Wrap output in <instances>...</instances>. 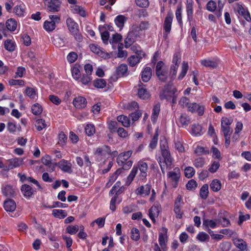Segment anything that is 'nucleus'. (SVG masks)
Segmentation results:
<instances>
[{"label": "nucleus", "mask_w": 251, "mask_h": 251, "mask_svg": "<svg viewBox=\"0 0 251 251\" xmlns=\"http://www.w3.org/2000/svg\"><path fill=\"white\" fill-rule=\"evenodd\" d=\"M138 170L140 171V173L138 176L139 179L143 180L146 178L148 165L146 162L140 160L133 167L130 174L127 176L125 181V186H129L130 185L137 175Z\"/></svg>", "instance_id": "1"}, {"label": "nucleus", "mask_w": 251, "mask_h": 251, "mask_svg": "<svg viewBox=\"0 0 251 251\" xmlns=\"http://www.w3.org/2000/svg\"><path fill=\"white\" fill-rule=\"evenodd\" d=\"M66 25L68 30L75 39L78 42H81L83 37L79 30L78 24L73 19L69 17L66 19Z\"/></svg>", "instance_id": "2"}, {"label": "nucleus", "mask_w": 251, "mask_h": 251, "mask_svg": "<svg viewBox=\"0 0 251 251\" xmlns=\"http://www.w3.org/2000/svg\"><path fill=\"white\" fill-rule=\"evenodd\" d=\"M176 91V88L170 81L168 84L164 86V89L160 93V98L161 100L165 99L169 100H171L172 97H174Z\"/></svg>", "instance_id": "3"}, {"label": "nucleus", "mask_w": 251, "mask_h": 251, "mask_svg": "<svg viewBox=\"0 0 251 251\" xmlns=\"http://www.w3.org/2000/svg\"><path fill=\"white\" fill-rule=\"evenodd\" d=\"M162 61H159L156 66V74L159 79L162 82H166L168 78V71L167 68L163 67Z\"/></svg>", "instance_id": "4"}, {"label": "nucleus", "mask_w": 251, "mask_h": 251, "mask_svg": "<svg viewBox=\"0 0 251 251\" xmlns=\"http://www.w3.org/2000/svg\"><path fill=\"white\" fill-rule=\"evenodd\" d=\"M167 155L162 154L163 160H160L159 163L163 174L165 173V167L166 169H171L173 163V158L171 156L170 152L168 153Z\"/></svg>", "instance_id": "5"}, {"label": "nucleus", "mask_w": 251, "mask_h": 251, "mask_svg": "<svg viewBox=\"0 0 251 251\" xmlns=\"http://www.w3.org/2000/svg\"><path fill=\"white\" fill-rule=\"evenodd\" d=\"M44 3L50 12H58L60 9L61 2L59 0H44Z\"/></svg>", "instance_id": "6"}, {"label": "nucleus", "mask_w": 251, "mask_h": 251, "mask_svg": "<svg viewBox=\"0 0 251 251\" xmlns=\"http://www.w3.org/2000/svg\"><path fill=\"white\" fill-rule=\"evenodd\" d=\"M23 163V159L22 158H13L6 161V167L5 171H9L15 168L18 167Z\"/></svg>", "instance_id": "7"}, {"label": "nucleus", "mask_w": 251, "mask_h": 251, "mask_svg": "<svg viewBox=\"0 0 251 251\" xmlns=\"http://www.w3.org/2000/svg\"><path fill=\"white\" fill-rule=\"evenodd\" d=\"M168 176L173 181V186L176 188L177 186V182L180 176V170L178 168H175L173 171L169 172Z\"/></svg>", "instance_id": "8"}, {"label": "nucleus", "mask_w": 251, "mask_h": 251, "mask_svg": "<svg viewBox=\"0 0 251 251\" xmlns=\"http://www.w3.org/2000/svg\"><path fill=\"white\" fill-rule=\"evenodd\" d=\"M173 15L172 13H168L165 19L164 23V29L165 30L164 36H167L170 32L173 22Z\"/></svg>", "instance_id": "9"}, {"label": "nucleus", "mask_w": 251, "mask_h": 251, "mask_svg": "<svg viewBox=\"0 0 251 251\" xmlns=\"http://www.w3.org/2000/svg\"><path fill=\"white\" fill-rule=\"evenodd\" d=\"M188 110L192 112H197L199 116H202L204 113V107L196 103H192L188 106Z\"/></svg>", "instance_id": "10"}, {"label": "nucleus", "mask_w": 251, "mask_h": 251, "mask_svg": "<svg viewBox=\"0 0 251 251\" xmlns=\"http://www.w3.org/2000/svg\"><path fill=\"white\" fill-rule=\"evenodd\" d=\"M139 37V36L135 33V32H133L131 30L129 31L125 40V47L126 48H128L135 42L137 38Z\"/></svg>", "instance_id": "11"}, {"label": "nucleus", "mask_w": 251, "mask_h": 251, "mask_svg": "<svg viewBox=\"0 0 251 251\" xmlns=\"http://www.w3.org/2000/svg\"><path fill=\"white\" fill-rule=\"evenodd\" d=\"M160 207L159 203H155L149 210L150 218L153 223L155 222V218L159 215Z\"/></svg>", "instance_id": "12"}, {"label": "nucleus", "mask_w": 251, "mask_h": 251, "mask_svg": "<svg viewBox=\"0 0 251 251\" xmlns=\"http://www.w3.org/2000/svg\"><path fill=\"white\" fill-rule=\"evenodd\" d=\"M73 103L74 105L76 108L78 109H81L85 107L87 104L86 99L81 96H78L75 98Z\"/></svg>", "instance_id": "13"}, {"label": "nucleus", "mask_w": 251, "mask_h": 251, "mask_svg": "<svg viewBox=\"0 0 251 251\" xmlns=\"http://www.w3.org/2000/svg\"><path fill=\"white\" fill-rule=\"evenodd\" d=\"M132 153L131 151H128L120 153L117 158V163L118 165H122V162L128 161V158Z\"/></svg>", "instance_id": "14"}, {"label": "nucleus", "mask_w": 251, "mask_h": 251, "mask_svg": "<svg viewBox=\"0 0 251 251\" xmlns=\"http://www.w3.org/2000/svg\"><path fill=\"white\" fill-rule=\"evenodd\" d=\"M139 88L138 91V95L139 97L142 99H148L150 97V94L147 89L143 88L145 85L141 81L138 84Z\"/></svg>", "instance_id": "15"}, {"label": "nucleus", "mask_w": 251, "mask_h": 251, "mask_svg": "<svg viewBox=\"0 0 251 251\" xmlns=\"http://www.w3.org/2000/svg\"><path fill=\"white\" fill-rule=\"evenodd\" d=\"M3 207L7 212H13L16 208V204L13 200L8 199L4 201Z\"/></svg>", "instance_id": "16"}, {"label": "nucleus", "mask_w": 251, "mask_h": 251, "mask_svg": "<svg viewBox=\"0 0 251 251\" xmlns=\"http://www.w3.org/2000/svg\"><path fill=\"white\" fill-rule=\"evenodd\" d=\"M167 240V235L166 232L164 233H159V237H158V241L159 245L162 249L163 251H166L167 250V248L166 246V242Z\"/></svg>", "instance_id": "17"}, {"label": "nucleus", "mask_w": 251, "mask_h": 251, "mask_svg": "<svg viewBox=\"0 0 251 251\" xmlns=\"http://www.w3.org/2000/svg\"><path fill=\"white\" fill-rule=\"evenodd\" d=\"M123 192L122 189H111L109 192V195H114L111 199H114L115 201L117 202V204H119L122 201V198L120 195Z\"/></svg>", "instance_id": "18"}, {"label": "nucleus", "mask_w": 251, "mask_h": 251, "mask_svg": "<svg viewBox=\"0 0 251 251\" xmlns=\"http://www.w3.org/2000/svg\"><path fill=\"white\" fill-rule=\"evenodd\" d=\"M59 168L65 172L71 173L72 172L71 164L64 159L61 160L58 162Z\"/></svg>", "instance_id": "19"}, {"label": "nucleus", "mask_w": 251, "mask_h": 251, "mask_svg": "<svg viewBox=\"0 0 251 251\" xmlns=\"http://www.w3.org/2000/svg\"><path fill=\"white\" fill-rule=\"evenodd\" d=\"M152 75V71L150 67H146L144 70L142 71L141 74V78L142 80L147 82H148Z\"/></svg>", "instance_id": "20"}, {"label": "nucleus", "mask_w": 251, "mask_h": 251, "mask_svg": "<svg viewBox=\"0 0 251 251\" xmlns=\"http://www.w3.org/2000/svg\"><path fill=\"white\" fill-rule=\"evenodd\" d=\"M41 161L45 165L49 168L50 171L52 172L54 170L55 164L51 162L50 157L49 155H46L45 156L43 157Z\"/></svg>", "instance_id": "21"}, {"label": "nucleus", "mask_w": 251, "mask_h": 251, "mask_svg": "<svg viewBox=\"0 0 251 251\" xmlns=\"http://www.w3.org/2000/svg\"><path fill=\"white\" fill-rule=\"evenodd\" d=\"M234 245L242 251H246L247 248L246 242L242 239H234L233 240Z\"/></svg>", "instance_id": "22"}, {"label": "nucleus", "mask_w": 251, "mask_h": 251, "mask_svg": "<svg viewBox=\"0 0 251 251\" xmlns=\"http://www.w3.org/2000/svg\"><path fill=\"white\" fill-rule=\"evenodd\" d=\"M126 17L123 15H120L116 17L114 22L117 26L120 28V30H121L123 27L126 21Z\"/></svg>", "instance_id": "23"}, {"label": "nucleus", "mask_w": 251, "mask_h": 251, "mask_svg": "<svg viewBox=\"0 0 251 251\" xmlns=\"http://www.w3.org/2000/svg\"><path fill=\"white\" fill-rule=\"evenodd\" d=\"M72 12L74 14H78L80 16L85 17L86 13L83 7L77 5H74L71 7Z\"/></svg>", "instance_id": "24"}, {"label": "nucleus", "mask_w": 251, "mask_h": 251, "mask_svg": "<svg viewBox=\"0 0 251 251\" xmlns=\"http://www.w3.org/2000/svg\"><path fill=\"white\" fill-rule=\"evenodd\" d=\"M6 28L7 30L14 31L17 28V22L13 19H10L6 22Z\"/></svg>", "instance_id": "25"}, {"label": "nucleus", "mask_w": 251, "mask_h": 251, "mask_svg": "<svg viewBox=\"0 0 251 251\" xmlns=\"http://www.w3.org/2000/svg\"><path fill=\"white\" fill-rule=\"evenodd\" d=\"M122 173V169H117L111 176H110L108 182L106 183V186L110 187L116 180L118 176Z\"/></svg>", "instance_id": "26"}, {"label": "nucleus", "mask_w": 251, "mask_h": 251, "mask_svg": "<svg viewBox=\"0 0 251 251\" xmlns=\"http://www.w3.org/2000/svg\"><path fill=\"white\" fill-rule=\"evenodd\" d=\"M186 11L188 21L191 22L193 17V7L192 2L189 3V0H187Z\"/></svg>", "instance_id": "27"}, {"label": "nucleus", "mask_w": 251, "mask_h": 251, "mask_svg": "<svg viewBox=\"0 0 251 251\" xmlns=\"http://www.w3.org/2000/svg\"><path fill=\"white\" fill-rule=\"evenodd\" d=\"M52 215L54 217L63 219L67 216V213L64 210L53 209L52 211Z\"/></svg>", "instance_id": "28"}, {"label": "nucleus", "mask_w": 251, "mask_h": 251, "mask_svg": "<svg viewBox=\"0 0 251 251\" xmlns=\"http://www.w3.org/2000/svg\"><path fill=\"white\" fill-rule=\"evenodd\" d=\"M4 46L5 50L9 51L12 52L15 50L16 45L13 41L7 39L5 41Z\"/></svg>", "instance_id": "29"}, {"label": "nucleus", "mask_w": 251, "mask_h": 251, "mask_svg": "<svg viewBox=\"0 0 251 251\" xmlns=\"http://www.w3.org/2000/svg\"><path fill=\"white\" fill-rule=\"evenodd\" d=\"M56 24L54 22L46 21L44 22V28L48 32H51L55 29Z\"/></svg>", "instance_id": "30"}, {"label": "nucleus", "mask_w": 251, "mask_h": 251, "mask_svg": "<svg viewBox=\"0 0 251 251\" xmlns=\"http://www.w3.org/2000/svg\"><path fill=\"white\" fill-rule=\"evenodd\" d=\"M117 121L122 123V125L125 127H129L130 126V120L129 118L124 115L118 116L117 118Z\"/></svg>", "instance_id": "31"}, {"label": "nucleus", "mask_w": 251, "mask_h": 251, "mask_svg": "<svg viewBox=\"0 0 251 251\" xmlns=\"http://www.w3.org/2000/svg\"><path fill=\"white\" fill-rule=\"evenodd\" d=\"M188 64L187 62L183 61L182 64L181 72L179 74L178 79L181 80L185 76L188 70Z\"/></svg>", "instance_id": "32"}, {"label": "nucleus", "mask_w": 251, "mask_h": 251, "mask_svg": "<svg viewBox=\"0 0 251 251\" xmlns=\"http://www.w3.org/2000/svg\"><path fill=\"white\" fill-rule=\"evenodd\" d=\"M160 110V104H157L155 105L152 109V113L151 115V120L154 123L159 115Z\"/></svg>", "instance_id": "33"}, {"label": "nucleus", "mask_w": 251, "mask_h": 251, "mask_svg": "<svg viewBox=\"0 0 251 251\" xmlns=\"http://www.w3.org/2000/svg\"><path fill=\"white\" fill-rule=\"evenodd\" d=\"M106 82L104 79L97 78L93 81V85L97 88H103L106 86Z\"/></svg>", "instance_id": "34"}, {"label": "nucleus", "mask_w": 251, "mask_h": 251, "mask_svg": "<svg viewBox=\"0 0 251 251\" xmlns=\"http://www.w3.org/2000/svg\"><path fill=\"white\" fill-rule=\"evenodd\" d=\"M127 70V65L125 64H121L117 69V75L119 76H123L126 74Z\"/></svg>", "instance_id": "35"}, {"label": "nucleus", "mask_w": 251, "mask_h": 251, "mask_svg": "<svg viewBox=\"0 0 251 251\" xmlns=\"http://www.w3.org/2000/svg\"><path fill=\"white\" fill-rule=\"evenodd\" d=\"M105 153L108 154L111 153L110 148L107 146H103L102 147L98 148L95 151V153L98 155L104 154Z\"/></svg>", "instance_id": "36"}, {"label": "nucleus", "mask_w": 251, "mask_h": 251, "mask_svg": "<svg viewBox=\"0 0 251 251\" xmlns=\"http://www.w3.org/2000/svg\"><path fill=\"white\" fill-rule=\"evenodd\" d=\"M178 67V64H172L171 65L170 72V82H172L174 80L176 75Z\"/></svg>", "instance_id": "37"}, {"label": "nucleus", "mask_w": 251, "mask_h": 251, "mask_svg": "<svg viewBox=\"0 0 251 251\" xmlns=\"http://www.w3.org/2000/svg\"><path fill=\"white\" fill-rule=\"evenodd\" d=\"M201 64L206 67H210L212 68H216L217 66V63L211 60H202L201 61Z\"/></svg>", "instance_id": "38"}, {"label": "nucleus", "mask_w": 251, "mask_h": 251, "mask_svg": "<svg viewBox=\"0 0 251 251\" xmlns=\"http://www.w3.org/2000/svg\"><path fill=\"white\" fill-rule=\"evenodd\" d=\"M158 129L156 130V132L153 135V137L152 138L150 143L149 144V147L151 149H154L157 144L158 142Z\"/></svg>", "instance_id": "39"}, {"label": "nucleus", "mask_w": 251, "mask_h": 251, "mask_svg": "<svg viewBox=\"0 0 251 251\" xmlns=\"http://www.w3.org/2000/svg\"><path fill=\"white\" fill-rule=\"evenodd\" d=\"M140 61V58L137 55H132L128 57V62L130 66L136 65Z\"/></svg>", "instance_id": "40"}, {"label": "nucleus", "mask_w": 251, "mask_h": 251, "mask_svg": "<svg viewBox=\"0 0 251 251\" xmlns=\"http://www.w3.org/2000/svg\"><path fill=\"white\" fill-rule=\"evenodd\" d=\"M31 111L34 115H39L42 112L43 108L40 104L36 103L32 105Z\"/></svg>", "instance_id": "41"}, {"label": "nucleus", "mask_w": 251, "mask_h": 251, "mask_svg": "<svg viewBox=\"0 0 251 251\" xmlns=\"http://www.w3.org/2000/svg\"><path fill=\"white\" fill-rule=\"evenodd\" d=\"M203 226H205L206 228L209 227L214 228L217 226V223L214 220L205 219L203 221Z\"/></svg>", "instance_id": "42"}, {"label": "nucleus", "mask_w": 251, "mask_h": 251, "mask_svg": "<svg viewBox=\"0 0 251 251\" xmlns=\"http://www.w3.org/2000/svg\"><path fill=\"white\" fill-rule=\"evenodd\" d=\"M161 154L167 155L168 153H170L168 150V143L166 141H161L160 143Z\"/></svg>", "instance_id": "43"}, {"label": "nucleus", "mask_w": 251, "mask_h": 251, "mask_svg": "<svg viewBox=\"0 0 251 251\" xmlns=\"http://www.w3.org/2000/svg\"><path fill=\"white\" fill-rule=\"evenodd\" d=\"M202 127L199 124H194L192 126V132L195 135L201 134Z\"/></svg>", "instance_id": "44"}, {"label": "nucleus", "mask_w": 251, "mask_h": 251, "mask_svg": "<svg viewBox=\"0 0 251 251\" xmlns=\"http://www.w3.org/2000/svg\"><path fill=\"white\" fill-rule=\"evenodd\" d=\"M182 8L180 6H178L176 11V20L179 23L180 26H182Z\"/></svg>", "instance_id": "45"}, {"label": "nucleus", "mask_w": 251, "mask_h": 251, "mask_svg": "<svg viewBox=\"0 0 251 251\" xmlns=\"http://www.w3.org/2000/svg\"><path fill=\"white\" fill-rule=\"evenodd\" d=\"M35 126L38 131L42 130L47 126L45 121L42 119H39L36 120Z\"/></svg>", "instance_id": "46"}, {"label": "nucleus", "mask_w": 251, "mask_h": 251, "mask_svg": "<svg viewBox=\"0 0 251 251\" xmlns=\"http://www.w3.org/2000/svg\"><path fill=\"white\" fill-rule=\"evenodd\" d=\"M78 230L79 226L78 225L68 226L66 229V231L68 233L73 235L75 234Z\"/></svg>", "instance_id": "47"}, {"label": "nucleus", "mask_w": 251, "mask_h": 251, "mask_svg": "<svg viewBox=\"0 0 251 251\" xmlns=\"http://www.w3.org/2000/svg\"><path fill=\"white\" fill-rule=\"evenodd\" d=\"M58 144L63 146L66 144L67 137L63 132L61 131L58 134Z\"/></svg>", "instance_id": "48"}, {"label": "nucleus", "mask_w": 251, "mask_h": 251, "mask_svg": "<svg viewBox=\"0 0 251 251\" xmlns=\"http://www.w3.org/2000/svg\"><path fill=\"white\" fill-rule=\"evenodd\" d=\"M195 174V171L192 167H187L184 169L185 176L187 178L192 177Z\"/></svg>", "instance_id": "49"}, {"label": "nucleus", "mask_w": 251, "mask_h": 251, "mask_svg": "<svg viewBox=\"0 0 251 251\" xmlns=\"http://www.w3.org/2000/svg\"><path fill=\"white\" fill-rule=\"evenodd\" d=\"M25 92L27 96L31 99H34L36 95V91L33 88L27 87L25 90Z\"/></svg>", "instance_id": "50"}, {"label": "nucleus", "mask_w": 251, "mask_h": 251, "mask_svg": "<svg viewBox=\"0 0 251 251\" xmlns=\"http://www.w3.org/2000/svg\"><path fill=\"white\" fill-rule=\"evenodd\" d=\"M196 238L199 241L203 242L209 240V236L204 232H201L197 235Z\"/></svg>", "instance_id": "51"}, {"label": "nucleus", "mask_w": 251, "mask_h": 251, "mask_svg": "<svg viewBox=\"0 0 251 251\" xmlns=\"http://www.w3.org/2000/svg\"><path fill=\"white\" fill-rule=\"evenodd\" d=\"M131 238L134 241H138L140 239L139 230L136 228H133L131 230Z\"/></svg>", "instance_id": "52"}, {"label": "nucleus", "mask_w": 251, "mask_h": 251, "mask_svg": "<svg viewBox=\"0 0 251 251\" xmlns=\"http://www.w3.org/2000/svg\"><path fill=\"white\" fill-rule=\"evenodd\" d=\"M62 239L65 241L66 247L67 248L69 251H72L71 248L73 244V239L70 236H67V235H63Z\"/></svg>", "instance_id": "53"}, {"label": "nucleus", "mask_w": 251, "mask_h": 251, "mask_svg": "<svg viewBox=\"0 0 251 251\" xmlns=\"http://www.w3.org/2000/svg\"><path fill=\"white\" fill-rule=\"evenodd\" d=\"M85 130L88 136H91L95 133V126L92 124H88L85 127Z\"/></svg>", "instance_id": "54"}, {"label": "nucleus", "mask_w": 251, "mask_h": 251, "mask_svg": "<svg viewBox=\"0 0 251 251\" xmlns=\"http://www.w3.org/2000/svg\"><path fill=\"white\" fill-rule=\"evenodd\" d=\"M221 130L224 137L230 136L233 130L230 126H221Z\"/></svg>", "instance_id": "55"}, {"label": "nucleus", "mask_w": 251, "mask_h": 251, "mask_svg": "<svg viewBox=\"0 0 251 251\" xmlns=\"http://www.w3.org/2000/svg\"><path fill=\"white\" fill-rule=\"evenodd\" d=\"M14 12L19 16H23L25 13V8L22 5H17L14 9Z\"/></svg>", "instance_id": "56"}, {"label": "nucleus", "mask_w": 251, "mask_h": 251, "mask_svg": "<svg viewBox=\"0 0 251 251\" xmlns=\"http://www.w3.org/2000/svg\"><path fill=\"white\" fill-rule=\"evenodd\" d=\"M179 122L183 126H187L190 123V119L185 114H182L180 116Z\"/></svg>", "instance_id": "57"}, {"label": "nucleus", "mask_w": 251, "mask_h": 251, "mask_svg": "<svg viewBox=\"0 0 251 251\" xmlns=\"http://www.w3.org/2000/svg\"><path fill=\"white\" fill-rule=\"evenodd\" d=\"M205 163V159L202 157L196 158L194 162V165L196 168H201Z\"/></svg>", "instance_id": "58"}, {"label": "nucleus", "mask_w": 251, "mask_h": 251, "mask_svg": "<svg viewBox=\"0 0 251 251\" xmlns=\"http://www.w3.org/2000/svg\"><path fill=\"white\" fill-rule=\"evenodd\" d=\"M233 120L231 118L223 117L221 119V126H230Z\"/></svg>", "instance_id": "59"}, {"label": "nucleus", "mask_w": 251, "mask_h": 251, "mask_svg": "<svg viewBox=\"0 0 251 251\" xmlns=\"http://www.w3.org/2000/svg\"><path fill=\"white\" fill-rule=\"evenodd\" d=\"M122 39V36L121 34L115 33L112 35V38L109 40L110 44H113L117 43Z\"/></svg>", "instance_id": "60"}, {"label": "nucleus", "mask_w": 251, "mask_h": 251, "mask_svg": "<svg viewBox=\"0 0 251 251\" xmlns=\"http://www.w3.org/2000/svg\"><path fill=\"white\" fill-rule=\"evenodd\" d=\"M96 223L99 227H102L105 223V218H99L97 219L95 221H93L91 224V226H94L95 223Z\"/></svg>", "instance_id": "61"}, {"label": "nucleus", "mask_w": 251, "mask_h": 251, "mask_svg": "<svg viewBox=\"0 0 251 251\" xmlns=\"http://www.w3.org/2000/svg\"><path fill=\"white\" fill-rule=\"evenodd\" d=\"M77 58V54L75 52H71L67 56V60L70 63L75 62Z\"/></svg>", "instance_id": "62"}, {"label": "nucleus", "mask_w": 251, "mask_h": 251, "mask_svg": "<svg viewBox=\"0 0 251 251\" xmlns=\"http://www.w3.org/2000/svg\"><path fill=\"white\" fill-rule=\"evenodd\" d=\"M122 165H118L119 166L122 167L121 169H122V172L123 170H129L132 165L133 162L132 161L129 160L126 162H122Z\"/></svg>", "instance_id": "63"}, {"label": "nucleus", "mask_w": 251, "mask_h": 251, "mask_svg": "<svg viewBox=\"0 0 251 251\" xmlns=\"http://www.w3.org/2000/svg\"><path fill=\"white\" fill-rule=\"evenodd\" d=\"M183 204V202L182 197L179 195L175 201L174 208H181Z\"/></svg>", "instance_id": "64"}]
</instances>
